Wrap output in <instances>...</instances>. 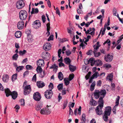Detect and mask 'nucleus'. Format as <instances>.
Segmentation results:
<instances>
[{
	"label": "nucleus",
	"instance_id": "2eb2a0df",
	"mask_svg": "<svg viewBox=\"0 0 123 123\" xmlns=\"http://www.w3.org/2000/svg\"><path fill=\"white\" fill-rule=\"evenodd\" d=\"M37 85L39 88H42L45 86L44 83L42 81H38L37 82Z\"/></svg>",
	"mask_w": 123,
	"mask_h": 123
},
{
	"label": "nucleus",
	"instance_id": "338daca9",
	"mask_svg": "<svg viewBox=\"0 0 123 123\" xmlns=\"http://www.w3.org/2000/svg\"><path fill=\"white\" fill-rule=\"evenodd\" d=\"M68 40L66 39V38H63L62 39V40L61 41V42L62 43H63L66 41H68Z\"/></svg>",
	"mask_w": 123,
	"mask_h": 123
},
{
	"label": "nucleus",
	"instance_id": "39448f33",
	"mask_svg": "<svg viewBox=\"0 0 123 123\" xmlns=\"http://www.w3.org/2000/svg\"><path fill=\"white\" fill-rule=\"evenodd\" d=\"M24 0H19L16 3V7L18 9H21L25 6Z\"/></svg>",
	"mask_w": 123,
	"mask_h": 123
},
{
	"label": "nucleus",
	"instance_id": "4c0bfd02",
	"mask_svg": "<svg viewBox=\"0 0 123 123\" xmlns=\"http://www.w3.org/2000/svg\"><path fill=\"white\" fill-rule=\"evenodd\" d=\"M119 98L120 97L119 96H118L117 97V98L116 99V105H115V106H117L118 105Z\"/></svg>",
	"mask_w": 123,
	"mask_h": 123
},
{
	"label": "nucleus",
	"instance_id": "7c9ffc66",
	"mask_svg": "<svg viewBox=\"0 0 123 123\" xmlns=\"http://www.w3.org/2000/svg\"><path fill=\"white\" fill-rule=\"evenodd\" d=\"M113 77V74L111 73L110 74H108L107 78V79L108 78L109 80L112 81V80Z\"/></svg>",
	"mask_w": 123,
	"mask_h": 123
},
{
	"label": "nucleus",
	"instance_id": "412c9836",
	"mask_svg": "<svg viewBox=\"0 0 123 123\" xmlns=\"http://www.w3.org/2000/svg\"><path fill=\"white\" fill-rule=\"evenodd\" d=\"M69 68L70 70L72 72H73L75 71L76 69V67L71 65V64H69Z\"/></svg>",
	"mask_w": 123,
	"mask_h": 123
},
{
	"label": "nucleus",
	"instance_id": "5701e85b",
	"mask_svg": "<svg viewBox=\"0 0 123 123\" xmlns=\"http://www.w3.org/2000/svg\"><path fill=\"white\" fill-rule=\"evenodd\" d=\"M90 104L91 105H96L97 104V102L94 100L92 98L90 100Z\"/></svg>",
	"mask_w": 123,
	"mask_h": 123
},
{
	"label": "nucleus",
	"instance_id": "a878e982",
	"mask_svg": "<svg viewBox=\"0 0 123 123\" xmlns=\"http://www.w3.org/2000/svg\"><path fill=\"white\" fill-rule=\"evenodd\" d=\"M41 67V66H37L36 69V70L37 72L40 74L41 73L43 70L42 68Z\"/></svg>",
	"mask_w": 123,
	"mask_h": 123
},
{
	"label": "nucleus",
	"instance_id": "8fccbe9b",
	"mask_svg": "<svg viewBox=\"0 0 123 123\" xmlns=\"http://www.w3.org/2000/svg\"><path fill=\"white\" fill-rule=\"evenodd\" d=\"M65 53L67 55L69 56L71 54V52L70 50H68L65 52Z\"/></svg>",
	"mask_w": 123,
	"mask_h": 123
},
{
	"label": "nucleus",
	"instance_id": "ddd939ff",
	"mask_svg": "<svg viewBox=\"0 0 123 123\" xmlns=\"http://www.w3.org/2000/svg\"><path fill=\"white\" fill-rule=\"evenodd\" d=\"M33 25L36 28H38L41 26V22L39 20H36L34 22Z\"/></svg>",
	"mask_w": 123,
	"mask_h": 123
},
{
	"label": "nucleus",
	"instance_id": "9d476101",
	"mask_svg": "<svg viewBox=\"0 0 123 123\" xmlns=\"http://www.w3.org/2000/svg\"><path fill=\"white\" fill-rule=\"evenodd\" d=\"M113 58V56L109 54L105 55V60L107 62H109L112 61Z\"/></svg>",
	"mask_w": 123,
	"mask_h": 123
},
{
	"label": "nucleus",
	"instance_id": "f704fd0d",
	"mask_svg": "<svg viewBox=\"0 0 123 123\" xmlns=\"http://www.w3.org/2000/svg\"><path fill=\"white\" fill-rule=\"evenodd\" d=\"M82 118L81 119V120H83L84 122H85L86 121V116L85 114L83 113L82 115Z\"/></svg>",
	"mask_w": 123,
	"mask_h": 123
},
{
	"label": "nucleus",
	"instance_id": "473e14b6",
	"mask_svg": "<svg viewBox=\"0 0 123 123\" xmlns=\"http://www.w3.org/2000/svg\"><path fill=\"white\" fill-rule=\"evenodd\" d=\"M17 74H15L13 75L12 77V81H14L17 79Z\"/></svg>",
	"mask_w": 123,
	"mask_h": 123
},
{
	"label": "nucleus",
	"instance_id": "1a4fd4ad",
	"mask_svg": "<svg viewBox=\"0 0 123 123\" xmlns=\"http://www.w3.org/2000/svg\"><path fill=\"white\" fill-rule=\"evenodd\" d=\"M41 98L40 94L38 92L35 93L33 95V98L36 101H40Z\"/></svg>",
	"mask_w": 123,
	"mask_h": 123
},
{
	"label": "nucleus",
	"instance_id": "2f4dec72",
	"mask_svg": "<svg viewBox=\"0 0 123 123\" xmlns=\"http://www.w3.org/2000/svg\"><path fill=\"white\" fill-rule=\"evenodd\" d=\"M28 42L30 43L32 42V41L33 40V39L32 37L30 35L28 36Z\"/></svg>",
	"mask_w": 123,
	"mask_h": 123
},
{
	"label": "nucleus",
	"instance_id": "69168bd1",
	"mask_svg": "<svg viewBox=\"0 0 123 123\" xmlns=\"http://www.w3.org/2000/svg\"><path fill=\"white\" fill-rule=\"evenodd\" d=\"M59 65L60 67H61L62 66H65V64L61 62L59 63Z\"/></svg>",
	"mask_w": 123,
	"mask_h": 123
},
{
	"label": "nucleus",
	"instance_id": "de8ad7c7",
	"mask_svg": "<svg viewBox=\"0 0 123 123\" xmlns=\"http://www.w3.org/2000/svg\"><path fill=\"white\" fill-rule=\"evenodd\" d=\"M26 69L29 70L32 69L33 68V67L30 65H27L26 66Z\"/></svg>",
	"mask_w": 123,
	"mask_h": 123
},
{
	"label": "nucleus",
	"instance_id": "3c124183",
	"mask_svg": "<svg viewBox=\"0 0 123 123\" xmlns=\"http://www.w3.org/2000/svg\"><path fill=\"white\" fill-rule=\"evenodd\" d=\"M69 115H72L73 114V111L71 109L70 107H69Z\"/></svg>",
	"mask_w": 123,
	"mask_h": 123
},
{
	"label": "nucleus",
	"instance_id": "c9c22d12",
	"mask_svg": "<svg viewBox=\"0 0 123 123\" xmlns=\"http://www.w3.org/2000/svg\"><path fill=\"white\" fill-rule=\"evenodd\" d=\"M31 91L30 90H24V94L25 95H27L29 94Z\"/></svg>",
	"mask_w": 123,
	"mask_h": 123
},
{
	"label": "nucleus",
	"instance_id": "aec40b11",
	"mask_svg": "<svg viewBox=\"0 0 123 123\" xmlns=\"http://www.w3.org/2000/svg\"><path fill=\"white\" fill-rule=\"evenodd\" d=\"M39 10L37 8H32V11L31 12V14H37L38 13Z\"/></svg>",
	"mask_w": 123,
	"mask_h": 123
},
{
	"label": "nucleus",
	"instance_id": "c85d7f7f",
	"mask_svg": "<svg viewBox=\"0 0 123 123\" xmlns=\"http://www.w3.org/2000/svg\"><path fill=\"white\" fill-rule=\"evenodd\" d=\"M68 78H65L64 79L65 85L66 86L68 85L70 83L69 80H68Z\"/></svg>",
	"mask_w": 123,
	"mask_h": 123
},
{
	"label": "nucleus",
	"instance_id": "680f3d73",
	"mask_svg": "<svg viewBox=\"0 0 123 123\" xmlns=\"http://www.w3.org/2000/svg\"><path fill=\"white\" fill-rule=\"evenodd\" d=\"M50 22H49L48 23L47 25L46 26L47 27V29H50Z\"/></svg>",
	"mask_w": 123,
	"mask_h": 123
},
{
	"label": "nucleus",
	"instance_id": "f257e3e1",
	"mask_svg": "<svg viewBox=\"0 0 123 123\" xmlns=\"http://www.w3.org/2000/svg\"><path fill=\"white\" fill-rule=\"evenodd\" d=\"M105 110L103 117L104 120L105 122H107L108 120V116H110L111 114V107L108 106L105 107Z\"/></svg>",
	"mask_w": 123,
	"mask_h": 123
},
{
	"label": "nucleus",
	"instance_id": "cd10ccee",
	"mask_svg": "<svg viewBox=\"0 0 123 123\" xmlns=\"http://www.w3.org/2000/svg\"><path fill=\"white\" fill-rule=\"evenodd\" d=\"M45 55L46 56V57H44L43 56H42V58H43L45 59H46V60L47 59L48 60V59H49L50 58V55L49 54L48 52H46V53Z\"/></svg>",
	"mask_w": 123,
	"mask_h": 123
},
{
	"label": "nucleus",
	"instance_id": "a211bd4d",
	"mask_svg": "<svg viewBox=\"0 0 123 123\" xmlns=\"http://www.w3.org/2000/svg\"><path fill=\"white\" fill-rule=\"evenodd\" d=\"M95 64L96 66H101L102 65V63L101 60L99 59H98L95 60Z\"/></svg>",
	"mask_w": 123,
	"mask_h": 123
},
{
	"label": "nucleus",
	"instance_id": "052dcab7",
	"mask_svg": "<svg viewBox=\"0 0 123 123\" xmlns=\"http://www.w3.org/2000/svg\"><path fill=\"white\" fill-rule=\"evenodd\" d=\"M81 106H80L79 107V108L78 109V111H79L78 112V114L79 115H81Z\"/></svg>",
	"mask_w": 123,
	"mask_h": 123
},
{
	"label": "nucleus",
	"instance_id": "0e129e2a",
	"mask_svg": "<svg viewBox=\"0 0 123 123\" xmlns=\"http://www.w3.org/2000/svg\"><path fill=\"white\" fill-rule=\"evenodd\" d=\"M99 48V46H96L94 48V51L93 52H96L97 51V50Z\"/></svg>",
	"mask_w": 123,
	"mask_h": 123
},
{
	"label": "nucleus",
	"instance_id": "79ce46f5",
	"mask_svg": "<svg viewBox=\"0 0 123 123\" xmlns=\"http://www.w3.org/2000/svg\"><path fill=\"white\" fill-rule=\"evenodd\" d=\"M93 53L94 56L95 57H98L100 55V52L97 53L96 52H93Z\"/></svg>",
	"mask_w": 123,
	"mask_h": 123
},
{
	"label": "nucleus",
	"instance_id": "f03ea898",
	"mask_svg": "<svg viewBox=\"0 0 123 123\" xmlns=\"http://www.w3.org/2000/svg\"><path fill=\"white\" fill-rule=\"evenodd\" d=\"M28 16L27 12L25 10H22L19 12L20 19L22 20L26 19Z\"/></svg>",
	"mask_w": 123,
	"mask_h": 123
},
{
	"label": "nucleus",
	"instance_id": "9b49d317",
	"mask_svg": "<svg viewBox=\"0 0 123 123\" xmlns=\"http://www.w3.org/2000/svg\"><path fill=\"white\" fill-rule=\"evenodd\" d=\"M51 44L49 43H47L44 44L43 49L46 51H48L51 49Z\"/></svg>",
	"mask_w": 123,
	"mask_h": 123
},
{
	"label": "nucleus",
	"instance_id": "f8f14e48",
	"mask_svg": "<svg viewBox=\"0 0 123 123\" xmlns=\"http://www.w3.org/2000/svg\"><path fill=\"white\" fill-rule=\"evenodd\" d=\"M24 23L23 21H19L17 27L19 30H21L24 27Z\"/></svg>",
	"mask_w": 123,
	"mask_h": 123
},
{
	"label": "nucleus",
	"instance_id": "bf43d9fd",
	"mask_svg": "<svg viewBox=\"0 0 123 123\" xmlns=\"http://www.w3.org/2000/svg\"><path fill=\"white\" fill-rule=\"evenodd\" d=\"M42 18L43 23H44L46 21L45 17V15H43L42 17Z\"/></svg>",
	"mask_w": 123,
	"mask_h": 123
},
{
	"label": "nucleus",
	"instance_id": "b1692460",
	"mask_svg": "<svg viewBox=\"0 0 123 123\" xmlns=\"http://www.w3.org/2000/svg\"><path fill=\"white\" fill-rule=\"evenodd\" d=\"M58 77L60 80H62L63 79V75L61 72H59L58 73Z\"/></svg>",
	"mask_w": 123,
	"mask_h": 123
},
{
	"label": "nucleus",
	"instance_id": "e433bc0d",
	"mask_svg": "<svg viewBox=\"0 0 123 123\" xmlns=\"http://www.w3.org/2000/svg\"><path fill=\"white\" fill-rule=\"evenodd\" d=\"M63 85L62 84H60L57 87L59 90H60L62 89Z\"/></svg>",
	"mask_w": 123,
	"mask_h": 123
},
{
	"label": "nucleus",
	"instance_id": "4be33fe9",
	"mask_svg": "<svg viewBox=\"0 0 123 123\" xmlns=\"http://www.w3.org/2000/svg\"><path fill=\"white\" fill-rule=\"evenodd\" d=\"M21 32L19 31H18L16 32L15 33V35L16 38H19L21 37Z\"/></svg>",
	"mask_w": 123,
	"mask_h": 123
},
{
	"label": "nucleus",
	"instance_id": "c03bdc74",
	"mask_svg": "<svg viewBox=\"0 0 123 123\" xmlns=\"http://www.w3.org/2000/svg\"><path fill=\"white\" fill-rule=\"evenodd\" d=\"M42 106L41 105H38L35 107V108L37 111H39L41 108Z\"/></svg>",
	"mask_w": 123,
	"mask_h": 123
},
{
	"label": "nucleus",
	"instance_id": "a18cd8bd",
	"mask_svg": "<svg viewBox=\"0 0 123 123\" xmlns=\"http://www.w3.org/2000/svg\"><path fill=\"white\" fill-rule=\"evenodd\" d=\"M49 90H51L53 88V85L52 83H50L49 86Z\"/></svg>",
	"mask_w": 123,
	"mask_h": 123
},
{
	"label": "nucleus",
	"instance_id": "4d7b16f0",
	"mask_svg": "<svg viewBox=\"0 0 123 123\" xmlns=\"http://www.w3.org/2000/svg\"><path fill=\"white\" fill-rule=\"evenodd\" d=\"M53 35H51L48 39V41H50L51 40H52L53 39Z\"/></svg>",
	"mask_w": 123,
	"mask_h": 123
},
{
	"label": "nucleus",
	"instance_id": "6e6552de",
	"mask_svg": "<svg viewBox=\"0 0 123 123\" xmlns=\"http://www.w3.org/2000/svg\"><path fill=\"white\" fill-rule=\"evenodd\" d=\"M53 94V92L52 90H48L45 92L44 96L47 99H50L51 98Z\"/></svg>",
	"mask_w": 123,
	"mask_h": 123
},
{
	"label": "nucleus",
	"instance_id": "dca6fc26",
	"mask_svg": "<svg viewBox=\"0 0 123 123\" xmlns=\"http://www.w3.org/2000/svg\"><path fill=\"white\" fill-rule=\"evenodd\" d=\"M94 97L95 98L98 99L99 98L100 96L99 91L98 90H95L94 93Z\"/></svg>",
	"mask_w": 123,
	"mask_h": 123
},
{
	"label": "nucleus",
	"instance_id": "20e7f679",
	"mask_svg": "<svg viewBox=\"0 0 123 123\" xmlns=\"http://www.w3.org/2000/svg\"><path fill=\"white\" fill-rule=\"evenodd\" d=\"M99 104L96 109L97 114L98 115H100L103 113L102 108L103 107L104 103H98Z\"/></svg>",
	"mask_w": 123,
	"mask_h": 123
},
{
	"label": "nucleus",
	"instance_id": "e2e57ef3",
	"mask_svg": "<svg viewBox=\"0 0 123 123\" xmlns=\"http://www.w3.org/2000/svg\"><path fill=\"white\" fill-rule=\"evenodd\" d=\"M111 42L110 41L109 39H107L106 41L105 42L103 43V44L105 45V44L106 43H110Z\"/></svg>",
	"mask_w": 123,
	"mask_h": 123
},
{
	"label": "nucleus",
	"instance_id": "a19ab883",
	"mask_svg": "<svg viewBox=\"0 0 123 123\" xmlns=\"http://www.w3.org/2000/svg\"><path fill=\"white\" fill-rule=\"evenodd\" d=\"M74 77V74H70L69 76V80H72L73 79Z\"/></svg>",
	"mask_w": 123,
	"mask_h": 123
},
{
	"label": "nucleus",
	"instance_id": "bb28decb",
	"mask_svg": "<svg viewBox=\"0 0 123 123\" xmlns=\"http://www.w3.org/2000/svg\"><path fill=\"white\" fill-rule=\"evenodd\" d=\"M2 79L4 82H7L8 80V75L7 74H4L3 76Z\"/></svg>",
	"mask_w": 123,
	"mask_h": 123
},
{
	"label": "nucleus",
	"instance_id": "f3484780",
	"mask_svg": "<svg viewBox=\"0 0 123 123\" xmlns=\"http://www.w3.org/2000/svg\"><path fill=\"white\" fill-rule=\"evenodd\" d=\"M95 59L94 58H90L88 61L87 64H89V63H91V65L93 66L95 63Z\"/></svg>",
	"mask_w": 123,
	"mask_h": 123
},
{
	"label": "nucleus",
	"instance_id": "49530a36",
	"mask_svg": "<svg viewBox=\"0 0 123 123\" xmlns=\"http://www.w3.org/2000/svg\"><path fill=\"white\" fill-rule=\"evenodd\" d=\"M23 66H19L17 67L16 69V70L17 71L19 72V71L21 70L23 68Z\"/></svg>",
	"mask_w": 123,
	"mask_h": 123
},
{
	"label": "nucleus",
	"instance_id": "0eeeda50",
	"mask_svg": "<svg viewBox=\"0 0 123 123\" xmlns=\"http://www.w3.org/2000/svg\"><path fill=\"white\" fill-rule=\"evenodd\" d=\"M49 106L50 107L51 105L49 106L47 105V108H44L40 110V113L43 114H50L51 112L50 109L48 108Z\"/></svg>",
	"mask_w": 123,
	"mask_h": 123
},
{
	"label": "nucleus",
	"instance_id": "13d9d810",
	"mask_svg": "<svg viewBox=\"0 0 123 123\" xmlns=\"http://www.w3.org/2000/svg\"><path fill=\"white\" fill-rule=\"evenodd\" d=\"M53 66L54 68H53L54 69V71H57L58 69V66H56L55 64H54Z\"/></svg>",
	"mask_w": 123,
	"mask_h": 123
},
{
	"label": "nucleus",
	"instance_id": "5fc2aeb1",
	"mask_svg": "<svg viewBox=\"0 0 123 123\" xmlns=\"http://www.w3.org/2000/svg\"><path fill=\"white\" fill-rule=\"evenodd\" d=\"M102 82L101 80H99L97 82V86H100L101 85Z\"/></svg>",
	"mask_w": 123,
	"mask_h": 123
},
{
	"label": "nucleus",
	"instance_id": "423d86ee",
	"mask_svg": "<svg viewBox=\"0 0 123 123\" xmlns=\"http://www.w3.org/2000/svg\"><path fill=\"white\" fill-rule=\"evenodd\" d=\"M18 95V93L17 91H14L11 92L8 88V97L9 96H11L12 98L15 100L17 98Z\"/></svg>",
	"mask_w": 123,
	"mask_h": 123
},
{
	"label": "nucleus",
	"instance_id": "393cba45",
	"mask_svg": "<svg viewBox=\"0 0 123 123\" xmlns=\"http://www.w3.org/2000/svg\"><path fill=\"white\" fill-rule=\"evenodd\" d=\"M96 85V82L95 81H94L92 84L90 86V90L92 91L94 89V87Z\"/></svg>",
	"mask_w": 123,
	"mask_h": 123
},
{
	"label": "nucleus",
	"instance_id": "ea45409f",
	"mask_svg": "<svg viewBox=\"0 0 123 123\" xmlns=\"http://www.w3.org/2000/svg\"><path fill=\"white\" fill-rule=\"evenodd\" d=\"M113 13L114 16H117L116 14L117 13V10L114 7L112 11Z\"/></svg>",
	"mask_w": 123,
	"mask_h": 123
},
{
	"label": "nucleus",
	"instance_id": "72a5a7b5",
	"mask_svg": "<svg viewBox=\"0 0 123 123\" xmlns=\"http://www.w3.org/2000/svg\"><path fill=\"white\" fill-rule=\"evenodd\" d=\"M24 90H30V91H31V90L30 85H29L25 86L24 88Z\"/></svg>",
	"mask_w": 123,
	"mask_h": 123
},
{
	"label": "nucleus",
	"instance_id": "774afa93",
	"mask_svg": "<svg viewBox=\"0 0 123 123\" xmlns=\"http://www.w3.org/2000/svg\"><path fill=\"white\" fill-rule=\"evenodd\" d=\"M32 80L36 81V75L35 74L33 76L32 79Z\"/></svg>",
	"mask_w": 123,
	"mask_h": 123
},
{
	"label": "nucleus",
	"instance_id": "4468645a",
	"mask_svg": "<svg viewBox=\"0 0 123 123\" xmlns=\"http://www.w3.org/2000/svg\"><path fill=\"white\" fill-rule=\"evenodd\" d=\"M37 66H40L41 67L43 66L44 64V60L41 59H39L37 61Z\"/></svg>",
	"mask_w": 123,
	"mask_h": 123
},
{
	"label": "nucleus",
	"instance_id": "37998d69",
	"mask_svg": "<svg viewBox=\"0 0 123 123\" xmlns=\"http://www.w3.org/2000/svg\"><path fill=\"white\" fill-rule=\"evenodd\" d=\"M26 52V51L25 50H23V51H20L19 52V54L20 55H23Z\"/></svg>",
	"mask_w": 123,
	"mask_h": 123
},
{
	"label": "nucleus",
	"instance_id": "864d4df0",
	"mask_svg": "<svg viewBox=\"0 0 123 123\" xmlns=\"http://www.w3.org/2000/svg\"><path fill=\"white\" fill-rule=\"evenodd\" d=\"M64 104L63 105V106H64L66 107L67 106L68 104V100L67 99L65 100L64 102Z\"/></svg>",
	"mask_w": 123,
	"mask_h": 123
},
{
	"label": "nucleus",
	"instance_id": "6e6d98bb",
	"mask_svg": "<svg viewBox=\"0 0 123 123\" xmlns=\"http://www.w3.org/2000/svg\"><path fill=\"white\" fill-rule=\"evenodd\" d=\"M93 53V51L92 50H90L88 51L86 53V54L88 55H91Z\"/></svg>",
	"mask_w": 123,
	"mask_h": 123
},
{
	"label": "nucleus",
	"instance_id": "7ed1b4c3",
	"mask_svg": "<svg viewBox=\"0 0 123 123\" xmlns=\"http://www.w3.org/2000/svg\"><path fill=\"white\" fill-rule=\"evenodd\" d=\"M100 95H102V96L101 97L99 98L98 103H104V100L103 98L104 97L106 94V92L105 90H101L99 91Z\"/></svg>",
	"mask_w": 123,
	"mask_h": 123
},
{
	"label": "nucleus",
	"instance_id": "6ab92c4d",
	"mask_svg": "<svg viewBox=\"0 0 123 123\" xmlns=\"http://www.w3.org/2000/svg\"><path fill=\"white\" fill-rule=\"evenodd\" d=\"M64 62L66 64H69H69H70V63L71 61L69 58L66 57L64 59Z\"/></svg>",
	"mask_w": 123,
	"mask_h": 123
},
{
	"label": "nucleus",
	"instance_id": "09e8293b",
	"mask_svg": "<svg viewBox=\"0 0 123 123\" xmlns=\"http://www.w3.org/2000/svg\"><path fill=\"white\" fill-rule=\"evenodd\" d=\"M104 66L106 68H110L111 67V65L110 64L108 63L105 64L104 65Z\"/></svg>",
	"mask_w": 123,
	"mask_h": 123
},
{
	"label": "nucleus",
	"instance_id": "603ef678",
	"mask_svg": "<svg viewBox=\"0 0 123 123\" xmlns=\"http://www.w3.org/2000/svg\"><path fill=\"white\" fill-rule=\"evenodd\" d=\"M20 102L21 103V105L23 106L25 105L24 100L23 99H22L20 100Z\"/></svg>",
	"mask_w": 123,
	"mask_h": 123
},
{
	"label": "nucleus",
	"instance_id": "c756f323",
	"mask_svg": "<svg viewBox=\"0 0 123 123\" xmlns=\"http://www.w3.org/2000/svg\"><path fill=\"white\" fill-rule=\"evenodd\" d=\"M98 75V72H96L92 75L91 77L93 79L94 78H97Z\"/></svg>",
	"mask_w": 123,
	"mask_h": 123
},
{
	"label": "nucleus",
	"instance_id": "58836bf2",
	"mask_svg": "<svg viewBox=\"0 0 123 123\" xmlns=\"http://www.w3.org/2000/svg\"><path fill=\"white\" fill-rule=\"evenodd\" d=\"M18 57V55L17 53L14 54L12 57V58L13 59L16 60Z\"/></svg>",
	"mask_w": 123,
	"mask_h": 123
}]
</instances>
